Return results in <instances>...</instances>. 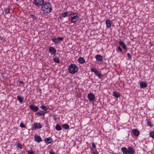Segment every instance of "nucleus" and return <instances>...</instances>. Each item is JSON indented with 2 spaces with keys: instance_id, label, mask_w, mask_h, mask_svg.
Masks as SVG:
<instances>
[{
  "instance_id": "obj_30",
  "label": "nucleus",
  "mask_w": 154,
  "mask_h": 154,
  "mask_svg": "<svg viewBox=\"0 0 154 154\" xmlns=\"http://www.w3.org/2000/svg\"><path fill=\"white\" fill-rule=\"evenodd\" d=\"M150 136L152 138H154V131H152L149 133Z\"/></svg>"
},
{
  "instance_id": "obj_2",
  "label": "nucleus",
  "mask_w": 154,
  "mask_h": 154,
  "mask_svg": "<svg viewBox=\"0 0 154 154\" xmlns=\"http://www.w3.org/2000/svg\"><path fill=\"white\" fill-rule=\"evenodd\" d=\"M68 17L69 19H71L70 21L72 23L77 22L79 19L78 13L76 12L70 14L69 15Z\"/></svg>"
},
{
  "instance_id": "obj_23",
  "label": "nucleus",
  "mask_w": 154,
  "mask_h": 154,
  "mask_svg": "<svg viewBox=\"0 0 154 154\" xmlns=\"http://www.w3.org/2000/svg\"><path fill=\"white\" fill-rule=\"evenodd\" d=\"M55 129L59 131L61 130L62 128L59 124H57L55 127Z\"/></svg>"
},
{
  "instance_id": "obj_1",
  "label": "nucleus",
  "mask_w": 154,
  "mask_h": 154,
  "mask_svg": "<svg viewBox=\"0 0 154 154\" xmlns=\"http://www.w3.org/2000/svg\"><path fill=\"white\" fill-rule=\"evenodd\" d=\"M42 11L44 13H50L52 11V6L50 3L45 2L42 7Z\"/></svg>"
},
{
  "instance_id": "obj_4",
  "label": "nucleus",
  "mask_w": 154,
  "mask_h": 154,
  "mask_svg": "<svg viewBox=\"0 0 154 154\" xmlns=\"http://www.w3.org/2000/svg\"><path fill=\"white\" fill-rule=\"evenodd\" d=\"M78 70V66L74 64H71L68 67L69 72L71 74H74L76 73Z\"/></svg>"
},
{
  "instance_id": "obj_31",
  "label": "nucleus",
  "mask_w": 154,
  "mask_h": 154,
  "mask_svg": "<svg viewBox=\"0 0 154 154\" xmlns=\"http://www.w3.org/2000/svg\"><path fill=\"white\" fill-rule=\"evenodd\" d=\"M147 124L148 126L150 127H152L153 126V125L151 124V122L150 121H148L147 122Z\"/></svg>"
},
{
  "instance_id": "obj_29",
  "label": "nucleus",
  "mask_w": 154,
  "mask_h": 154,
  "mask_svg": "<svg viewBox=\"0 0 154 154\" xmlns=\"http://www.w3.org/2000/svg\"><path fill=\"white\" fill-rule=\"evenodd\" d=\"M40 108L42 109L44 111H47V109L46 107L45 106L43 105H42L40 107Z\"/></svg>"
},
{
  "instance_id": "obj_8",
  "label": "nucleus",
  "mask_w": 154,
  "mask_h": 154,
  "mask_svg": "<svg viewBox=\"0 0 154 154\" xmlns=\"http://www.w3.org/2000/svg\"><path fill=\"white\" fill-rule=\"evenodd\" d=\"M42 128V126L39 123H35L32 125V129L33 130H36L41 129Z\"/></svg>"
},
{
  "instance_id": "obj_37",
  "label": "nucleus",
  "mask_w": 154,
  "mask_h": 154,
  "mask_svg": "<svg viewBox=\"0 0 154 154\" xmlns=\"http://www.w3.org/2000/svg\"><path fill=\"white\" fill-rule=\"evenodd\" d=\"M92 147L93 148H96V146L95 144L93 143H92Z\"/></svg>"
},
{
  "instance_id": "obj_24",
  "label": "nucleus",
  "mask_w": 154,
  "mask_h": 154,
  "mask_svg": "<svg viewBox=\"0 0 154 154\" xmlns=\"http://www.w3.org/2000/svg\"><path fill=\"white\" fill-rule=\"evenodd\" d=\"M62 127L65 130H67L69 128V125L67 124H63L62 125Z\"/></svg>"
},
{
  "instance_id": "obj_7",
  "label": "nucleus",
  "mask_w": 154,
  "mask_h": 154,
  "mask_svg": "<svg viewBox=\"0 0 154 154\" xmlns=\"http://www.w3.org/2000/svg\"><path fill=\"white\" fill-rule=\"evenodd\" d=\"M48 52L51 55L55 56L57 54V50L53 47H50L48 48Z\"/></svg>"
},
{
  "instance_id": "obj_32",
  "label": "nucleus",
  "mask_w": 154,
  "mask_h": 154,
  "mask_svg": "<svg viewBox=\"0 0 154 154\" xmlns=\"http://www.w3.org/2000/svg\"><path fill=\"white\" fill-rule=\"evenodd\" d=\"M27 152L28 154H34V152L32 150H29Z\"/></svg>"
},
{
  "instance_id": "obj_12",
  "label": "nucleus",
  "mask_w": 154,
  "mask_h": 154,
  "mask_svg": "<svg viewBox=\"0 0 154 154\" xmlns=\"http://www.w3.org/2000/svg\"><path fill=\"white\" fill-rule=\"evenodd\" d=\"M34 140L37 143H39L42 141V138L40 136L38 135L34 136Z\"/></svg>"
},
{
  "instance_id": "obj_22",
  "label": "nucleus",
  "mask_w": 154,
  "mask_h": 154,
  "mask_svg": "<svg viewBox=\"0 0 154 154\" xmlns=\"http://www.w3.org/2000/svg\"><path fill=\"white\" fill-rule=\"evenodd\" d=\"M53 60H54V61L56 63H60V61L58 57H53Z\"/></svg>"
},
{
  "instance_id": "obj_36",
  "label": "nucleus",
  "mask_w": 154,
  "mask_h": 154,
  "mask_svg": "<svg viewBox=\"0 0 154 154\" xmlns=\"http://www.w3.org/2000/svg\"><path fill=\"white\" fill-rule=\"evenodd\" d=\"M30 16L33 19H35L36 18V17L33 15H31Z\"/></svg>"
},
{
  "instance_id": "obj_41",
  "label": "nucleus",
  "mask_w": 154,
  "mask_h": 154,
  "mask_svg": "<svg viewBox=\"0 0 154 154\" xmlns=\"http://www.w3.org/2000/svg\"><path fill=\"white\" fill-rule=\"evenodd\" d=\"M77 97L79 98L80 97V95L79 94V95H77Z\"/></svg>"
},
{
  "instance_id": "obj_13",
  "label": "nucleus",
  "mask_w": 154,
  "mask_h": 154,
  "mask_svg": "<svg viewBox=\"0 0 154 154\" xmlns=\"http://www.w3.org/2000/svg\"><path fill=\"white\" fill-rule=\"evenodd\" d=\"M133 134L136 136H138L140 134V132L137 129H134L132 131Z\"/></svg>"
},
{
  "instance_id": "obj_38",
  "label": "nucleus",
  "mask_w": 154,
  "mask_h": 154,
  "mask_svg": "<svg viewBox=\"0 0 154 154\" xmlns=\"http://www.w3.org/2000/svg\"><path fill=\"white\" fill-rule=\"evenodd\" d=\"M49 154H56L55 152H54L52 151H51V152H50Z\"/></svg>"
},
{
  "instance_id": "obj_39",
  "label": "nucleus",
  "mask_w": 154,
  "mask_h": 154,
  "mask_svg": "<svg viewBox=\"0 0 154 154\" xmlns=\"http://www.w3.org/2000/svg\"><path fill=\"white\" fill-rule=\"evenodd\" d=\"M20 84H23V81H20L19 82Z\"/></svg>"
},
{
  "instance_id": "obj_34",
  "label": "nucleus",
  "mask_w": 154,
  "mask_h": 154,
  "mask_svg": "<svg viewBox=\"0 0 154 154\" xmlns=\"http://www.w3.org/2000/svg\"><path fill=\"white\" fill-rule=\"evenodd\" d=\"M127 56L128 57V59H131V55L129 53H127Z\"/></svg>"
},
{
  "instance_id": "obj_18",
  "label": "nucleus",
  "mask_w": 154,
  "mask_h": 154,
  "mask_svg": "<svg viewBox=\"0 0 154 154\" xmlns=\"http://www.w3.org/2000/svg\"><path fill=\"white\" fill-rule=\"evenodd\" d=\"M78 62L81 64H83L85 62V60L82 57H80L78 59Z\"/></svg>"
},
{
  "instance_id": "obj_25",
  "label": "nucleus",
  "mask_w": 154,
  "mask_h": 154,
  "mask_svg": "<svg viewBox=\"0 0 154 154\" xmlns=\"http://www.w3.org/2000/svg\"><path fill=\"white\" fill-rule=\"evenodd\" d=\"M45 113V112L42 111H39L37 113V114L40 116L44 115Z\"/></svg>"
},
{
  "instance_id": "obj_21",
  "label": "nucleus",
  "mask_w": 154,
  "mask_h": 154,
  "mask_svg": "<svg viewBox=\"0 0 154 154\" xmlns=\"http://www.w3.org/2000/svg\"><path fill=\"white\" fill-rule=\"evenodd\" d=\"M113 95L116 98H119L120 96V94L116 91L113 92Z\"/></svg>"
},
{
  "instance_id": "obj_27",
  "label": "nucleus",
  "mask_w": 154,
  "mask_h": 154,
  "mask_svg": "<svg viewBox=\"0 0 154 154\" xmlns=\"http://www.w3.org/2000/svg\"><path fill=\"white\" fill-rule=\"evenodd\" d=\"M16 147L19 148L20 149H22L23 148L22 145L20 144V143H18L16 144Z\"/></svg>"
},
{
  "instance_id": "obj_9",
  "label": "nucleus",
  "mask_w": 154,
  "mask_h": 154,
  "mask_svg": "<svg viewBox=\"0 0 154 154\" xmlns=\"http://www.w3.org/2000/svg\"><path fill=\"white\" fill-rule=\"evenodd\" d=\"M63 39V37H59L58 38H56L53 37L51 38L52 41L55 43H58L62 41Z\"/></svg>"
},
{
  "instance_id": "obj_20",
  "label": "nucleus",
  "mask_w": 154,
  "mask_h": 154,
  "mask_svg": "<svg viewBox=\"0 0 154 154\" xmlns=\"http://www.w3.org/2000/svg\"><path fill=\"white\" fill-rule=\"evenodd\" d=\"M17 100L20 103H21L23 102V98L22 97L20 96H18L17 97Z\"/></svg>"
},
{
  "instance_id": "obj_11",
  "label": "nucleus",
  "mask_w": 154,
  "mask_h": 154,
  "mask_svg": "<svg viewBox=\"0 0 154 154\" xmlns=\"http://www.w3.org/2000/svg\"><path fill=\"white\" fill-rule=\"evenodd\" d=\"M29 108L31 109L33 112H36L37 111L38 108L37 106H34L33 105L31 104L29 106Z\"/></svg>"
},
{
  "instance_id": "obj_14",
  "label": "nucleus",
  "mask_w": 154,
  "mask_h": 154,
  "mask_svg": "<svg viewBox=\"0 0 154 154\" xmlns=\"http://www.w3.org/2000/svg\"><path fill=\"white\" fill-rule=\"evenodd\" d=\"M95 58L97 61H101L103 60V57L100 54H97L95 56Z\"/></svg>"
},
{
  "instance_id": "obj_6",
  "label": "nucleus",
  "mask_w": 154,
  "mask_h": 154,
  "mask_svg": "<svg viewBox=\"0 0 154 154\" xmlns=\"http://www.w3.org/2000/svg\"><path fill=\"white\" fill-rule=\"evenodd\" d=\"M91 71L94 73L95 75L97 76L99 78H101L103 76L99 72V71L96 68H91Z\"/></svg>"
},
{
  "instance_id": "obj_10",
  "label": "nucleus",
  "mask_w": 154,
  "mask_h": 154,
  "mask_svg": "<svg viewBox=\"0 0 154 154\" xmlns=\"http://www.w3.org/2000/svg\"><path fill=\"white\" fill-rule=\"evenodd\" d=\"M88 97L89 100L90 101H93L95 99L94 95L91 93H90L88 94Z\"/></svg>"
},
{
  "instance_id": "obj_35",
  "label": "nucleus",
  "mask_w": 154,
  "mask_h": 154,
  "mask_svg": "<svg viewBox=\"0 0 154 154\" xmlns=\"http://www.w3.org/2000/svg\"><path fill=\"white\" fill-rule=\"evenodd\" d=\"M117 50H119L120 52H122V49L120 48V47L119 46L118 47L117 49Z\"/></svg>"
},
{
  "instance_id": "obj_26",
  "label": "nucleus",
  "mask_w": 154,
  "mask_h": 154,
  "mask_svg": "<svg viewBox=\"0 0 154 154\" xmlns=\"http://www.w3.org/2000/svg\"><path fill=\"white\" fill-rule=\"evenodd\" d=\"M68 12H64L61 14L62 17H65L67 16Z\"/></svg>"
},
{
  "instance_id": "obj_15",
  "label": "nucleus",
  "mask_w": 154,
  "mask_h": 154,
  "mask_svg": "<svg viewBox=\"0 0 154 154\" xmlns=\"http://www.w3.org/2000/svg\"><path fill=\"white\" fill-rule=\"evenodd\" d=\"M119 44L125 50L127 48V47L126 45H125V43L123 42L122 41H119Z\"/></svg>"
},
{
  "instance_id": "obj_40",
  "label": "nucleus",
  "mask_w": 154,
  "mask_h": 154,
  "mask_svg": "<svg viewBox=\"0 0 154 154\" xmlns=\"http://www.w3.org/2000/svg\"><path fill=\"white\" fill-rule=\"evenodd\" d=\"M94 154H98V152H97V151H96V152H94Z\"/></svg>"
},
{
  "instance_id": "obj_3",
  "label": "nucleus",
  "mask_w": 154,
  "mask_h": 154,
  "mask_svg": "<svg viewBox=\"0 0 154 154\" xmlns=\"http://www.w3.org/2000/svg\"><path fill=\"white\" fill-rule=\"evenodd\" d=\"M121 151L123 154H135V151L132 147H129L127 149L125 147L121 148Z\"/></svg>"
},
{
  "instance_id": "obj_5",
  "label": "nucleus",
  "mask_w": 154,
  "mask_h": 154,
  "mask_svg": "<svg viewBox=\"0 0 154 154\" xmlns=\"http://www.w3.org/2000/svg\"><path fill=\"white\" fill-rule=\"evenodd\" d=\"M44 3V0H33V4L36 7H39L42 6Z\"/></svg>"
},
{
  "instance_id": "obj_16",
  "label": "nucleus",
  "mask_w": 154,
  "mask_h": 154,
  "mask_svg": "<svg viewBox=\"0 0 154 154\" xmlns=\"http://www.w3.org/2000/svg\"><path fill=\"white\" fill-rule=\"evenodd\" d=\"M106 24L107 28H110L111 25V21L109 19L106 20Z\"/></svg>"
},
{
  "instance_id": "obj_33",
  "label": "nucleus",
  "mask_w": 154,
  "mask_h": 154,
  "mask_svg": "<svg viewBox=\"0 0 154 154\" xmlns=\"http://www.w3.org/2000/svg\"><path fill=\"white\" fill-rule=\"evenodd\" d=\"M20 126L21 128H26L25 126L23 123H21L20 125Z\"/></svg>"
},
{
  "instance_id": "obj_19",
  "label": "nucleus",
  "mask_w": 154,
  "mask_h": 154,
  "mask_svg": "<svg viewBox=\"0 0 154 154\" xmlns=\"http://www.w3.org/2000/svg\"><path fill=\"white\" fill-rule=\"evenodd\" d=\"M45 140L46 142L48 144L51 143L52 141V138L50 137L46 138L45 139Z\"/></svg>"
},
{
  "instance_id": "obj_28",
  "label": "nucleus",
  "mask_w": 154,
  "mask_h": 154,
  "mask_svg": "<svg viewBox=\"0 0 154 154\" xmlns=\"http://www.w3.org/2000/svg\"><path fill=\"white\" fill-rule=\"evenodd\" d=\"M10 9L9 8H5V14L10 13Z\"/></svg>"
},
{
  "instance_id": "obj_17",
  "label": "nucleus",
  "mask_w": 154,
  "mask_h": 154,
  "mask_svg": "<svg viewBox=\"0 0 154 154\" xmlns=\"http://www.w3.org/2000/svg\"><path fill=\"white\" fill-rule=\"evenodd\" d=\"M140 86L141 88H143L147 86V84L146 82H142L140 84Z\"/></svg>"
}]
</instances>
